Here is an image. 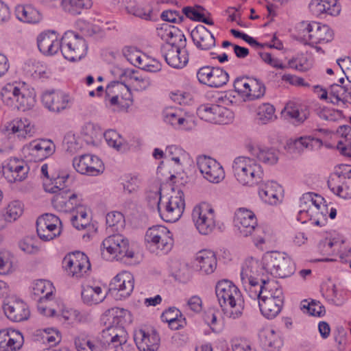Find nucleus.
<instances>
[{"label": "nucleus", "instance_id": "nucleus-1", "mask_svg": "<svg viewBox=\"0 0 351 351\" xmlns=\"http://www.w3.org/2000/svg\"><path fill=\"white\" fill-rule=\"evenodd\" d=\"M232 169L237 180L243 185L252 186L263 181L262 167L253 158L237 157L233 162Z\"/></svg>", "mask_w": 351, "mask_h": 351}, {"label": "nucleus", "instance_id": "nucleus-2", "mask_svg": "<svg viewBox=\"0 0 351 351\" xmlns=\"http://www.w3.org/2000/svg\"><path fill=\"white\" fill-rule=\"evenodd\" d=\"M234 223L240 236H251L256 246L265 243L264 230L257 225L256 216L251 210L243 208L238 209L235 213Z\"/></svg>", "mask_w": 351, "mask_h": 351}, {"label": "nucleus", "instance_id": "nucleus-3", "mask_svg": "<svg viewBox=\"0 0 351 351\" xmlns=\"http://www.w3.org/2000/svg\"><path fill=\"white\" fill-rule=\"evenodd\" d=\"M216 295L219 303L222 308L229 306L231 314L234 318L242 314L244 301L239 289L228 280H223L217 282L215 287Z\"/></svg>", "mask_w": 351, "mask_h": 351}, {"label": "nucleus", "instance_id": "nucleus-4", "mask_svg": "<svg viewBox=\"0 0 351 351\" xmlns=\"http://www.w3.org/2000/svg\"><path fill=\"white\" fill-rule=\"evenodd\" d=\"M263 269L276 278H285L295 273V265L290 257L274 252L264 255Z\"/></svg>", "mask_w": 351, "mask_h": 351}, {"label": "nucleus", "instance_id": "nucleus-5", "mask_svg": "<svg viewBox=\"0 0 351 351\" xmlns=\"http://www.w3.org/2000/svg\"><path fill=\"white\" fill-rule=\"evenodd\" d=\"M101 256L106 260L132 258L134 253L130 250L129 241L122 234H116L106 238L102 242Z\"/></svg>", "mask_w": 351, "mask_h": 351}, {"label": "nucleus", "instance_id": "nucleus-6", "mask_svg": "<svg viewBox=\"0 0 351 351\" xmlns=\"http://www.w3.org/2000/svg\"><path fill=\"white\" fill-rule=\"evenodd\" d=\"M60 49L65 59L70 62H76L86 55L88 46L82 36L69 31L65 32L61 38Z\"/></svg>", "mask_w": 351, "mask_h": 351}, {"label": "nucleus", "instance_id": "nucleus-7", "mask_svg": "<svg viewBox=\"0 0 351 351\" xmlns=\"http://www.w3.org/2000/svg\"><path fill=\"white\" fill-rule=\"evenodd\" d=\"M145 240L147 247L152 252L160 250L168 253L173 247V239L171 232L163 226H154L145 234Z\"/></svg>", "mask_w": 351, "mask_h": 351}, {"label": "nucleus", "instance_id": "nucleus-8", "mask_svg": "<svg viewBox=\"0 0 351 351\" xmlns=\"http://www.w3.org/2000/svg\"><path fill=\"white\" fill-rule=\"evenodd\" d=\"M185 208L184 193L178 190L171 195L168 201L162 205L161 196L157 202V208L160 217L167 222H176L182 216Z\"/></svg>", "mask_w": 351, "mask_h": 351}, {"label": "nucleus", "instance_id": "nucleus-9", "mask_svg": "<svg viewBox=\"0 0 351 351\" xmlns=\"http://www.w3.org/2000/svg\"><path fill=\"white\" fill-rule=\"evenodd\" d=\"M299 31L303 40L310 41L308 45L313 47L314 44L328 43L332 39V32L326 25L311 21H302L299 26ZM305 44H307L306 42Z\"/></svg>", "mask_w": 351, "mask_h": 351}, {"label": "nucleus", "instance_id": "nucleus-10", "mask_svg": "<svg viewBox=\"0 0 351 351\" xmlns=\"http://www.w3.org/2000/svg\"><path fill=\"white\" fill-rule=\"evenodd\" d=\"M283 304L282 291L278 287H270L267 291H265L261 300H258L260 311L267 319L276 317L281 311Z\"/></svg>", "mask_w": 351, "mask_h": 351}, {"label": "nucleus", "instance_id": "nucleus-11", "mask_svg": "<svg viewBox=\"0 0 351 351\" xmlns=\"http://www.w3.org/2000/svg\"><path fill=\"white\" fill-rule=\"evenodd\" d=\"M103 320L108 325L102 331L103 337L104 332H108L110 337H112V335L118 334L119 329L126 331L123 326L127 322H131L130 313L126 309L114 307L105 312Z\"/></svg>", "mask_w": 351, "mask_h": 351}, {"label": "nucleus", "instance_id": "nucleus-12", "mask_svg": "<svg viewBox=\"0 0 351 351\" xmlns=\"http://www.w3.org/2000/svg\"><path fill=\"white\" fill-rule=\"evenodd\" d=\"M192 218L202 234H210L215 227L214 210L208 204H203L195 206L192 212Z\"/></svg>", "mask_w": 351, "mask_h": 351}, {"label": "nucleus", "instance_id": "nucleus-13", "mask_svg": "<svg viewBox=\"0 0 351 351\" xmlns=\"http://www.w3.org/2000/svg\"><path fill=\"white\" fill-rule=\"evenodd\" d=\"M62 263L68 274L76 278H82L90 269L88 256L79 251L67 254Z\"/></svg>", "mask_w": 351, "mask_h": 351}, {"label": "nucleus", "instance_id": "nucleus-14", "mask_svg": "<svg viewBox=\"0 0 351 351\" xmlns=\"http://www.w3.org/2000/svg\"><path fill=\"white\" fill-rule=\"evenodd\" d=\"M73 167L78 173L91 176H98L104 170L102 161L97 156L91 154L75 157Z\"/></svg>", "mask_w": 351, "mask_h": 351}, {"label": "nucleus", "instance_id": "nucleus-15", "mask_svg": "<svg viewBox=\"0 0 351 351\" xmlns=\"http://www.w3.org/2000/svg\"><path fill=\"white\" fill-rule=\"evenodd\" d=\"M197 77L201 84L218 88L226 84L229 75L221 68L206 66L198 70Z\"/></svg>", "mask_w": 351, "mask_h": 351}, {"label": "nucleus", "instance_id": "nucleus-16", "mask_svg": "<svg viewBox=\"0 0 351 351\" xmlns=\"http://www.w3.org/2000/svg\"><path fill=\"white\" fill-rule=\"evenodd\" d=\"M197 165L204 178L213 183H218L224 178V171L216 160L206 156L197 158Z\"/></svg>", "mask_w": 351, "mask_h": 351}, {"label": "nucleus", "instance_id": "nucleus-17", "mask_svg": "<svg viewBox=\"0 0 351 351\" xmlns=\"http://www.w3.org/2000/svg\"><path fill=\"white\" fill-rule=\"evenodd\" d=\"M28 165L18 158H11L5 166L0 167V175L10 183L23 181L29 172Z\"/></svg>", "mask_w": 351, "mask_h": 351}, {"label": "nucleus", "instance_id": "nucleus-18", "mask_svg": "<svg viewBox=\"0 0 351 351\" xmlns=\"http://www.w3.org/2000/svg\"><path fill=\"white\" fill-rule=\"evenodd\" d=\"M56 146L51 140L41 139L31 142L25 148L29 160L39 162L51 156Z\"/></svg>", "mask_w": 351, "mask_h": 351}, {"label": "nucleus", "instance_id": "nucleus-19", "mask_svg": "<svg viewBox=\"0 0 351 351\" xmlns=\"http://www.w3.org/2000/svg\"><path fill=\"white\" fill-rule=\"evenodd\" d=\"M160 50L166 62L173 68H182L189 61L186 48L178 49L169 44H162Z\"/></svg>", "mask_w": 351, "mask_h": 351}, {"label": "nucleus", "instance_id": "nucleus-20", "mask_svg": "<svg viewBox=\"0 0 351 351\" xmlns=\"http://www.w3.org/2000/svg\"><path fill=\"white\" fill-rule=\"evenodd\" d=\"M193 265L200 274H211L215 271L217 266L216 255L211 250H200L196 254Z\"/></svg>", "mask_w": 351, "mask_h": 351}, {"label": "nucleus", "instance_id": "nucleus-21", "mask_svg": "<svg viewBox=\"0 0 351 351\" xmlns=\"http://www.w3.org/2000/svg\"><path fill=\"white\" fill-rule=\"evenodd\" d=\"M134 340L140 351H157L159 347L160 337L155 330L151 333L143 329L135 331Z\"/></svg>", "mask_w": 351, "mask_h": 351}, {"label": "nucleus", "instance_id": "nucleus-22", "mask_svg": "<svg viewBox=\"0 0 351 351\" xmlns=\"http://www.w3.org/2000/svg\"><path fill=\"white\" fill-rule=\"evenodd\" d=\"M134 289V278L128 272L117 274L110 283L109 290L117 291L120 299H125L130 295Z\"/></svg>", "mask_w": 351, "mask_h": 351}, {"label": "nucleus", "instance_id": "nucleus-23", "mask_svg": "<svg viewBox=\"0 0 351 351\" xmlns=\"http://www.w3.org/2000/svg\"><path fill=\"white\" fill-rule=\"evenodd\" d=\"M42 102L50 111L59 112L67 108L69 99V96L62 92L53 90L43 93Z\"/></svg>", "mask_w": 351, "mask_h": 351}, {"label": "nucleus", "instance_id": "nucleus-24", "mask_svg": "<svg viewBox=\"0 0 351 351\" xmlns=\"http://www.w3.org/2000/svg\"><path fill=\"white\" fill-rule=\"evenodd\" d=\"M37 45L39 51L44 55L53 56L60 50L61 40L58 39L55 32H45L38 36Z\"/></svg>", "mask_w": 351, "mask_h": 351}, {"label": "nucleus", "instance_id": "nucleus-25", "mask_svg": "<svg viewBox=\"0 0 351 351\" xmlns=\"http://www.w3.org/2000/svg\"><path fill=\"white\" fill-rule=\"evenodd\" d=\"M3 308L6 317L14 322L27 320L29 317L30 312L27 304L20 300L9 301L4 304Z\"/></svg>", "mask_w": 351, "mask_h": 351}, {"label": "nucleus", "instance_id": "nucleus-26", "mask_svg": "<svg viewBox=\"0 0 351 351\" xmlns=\"http://www.w3.org/2000/svg\"><path fill=\"white\" fill-rule=\"evenodd\" d=\"M191 36L195 45L200 50H210L216 45L214 36L202 25L196 26L191 31Z\"/></svg>", "mask_w": 351, "mask_h": 351}, {"label": "nucleus", "instance_id": "nucleus-27", "mask_svg": "<svg viewBox=\"0 0 351 351\" xmlns=\"http://www.w3.org/2000/svg\"><path fill=\"white\" fill-rule=\"evenodd\" d=\"M282 114L285 117L292 119L295 125H300L308 118L310 110L306 105L289 101L286 104Z\"/></svg>", "mask_w": 351, "mask_h": 351}, {"label": "nucleus", "instance_id": "nucleus-28", "mask_svg": "<svg viewBox=\"0 0 351 351\" xmlns=\"http://www.w3.org/2000/svg\"><path fill=\"white\" fill-rule=\"evenodd\" d=\"M328 186L339 197L343 199H351V178L332 173L328 180Z\"/></svg>", "mask_w": 351, "mask_h": 351}, {"label": "nucleus", "instance_id": "nucleus-29", "mask_svg": "<svg viewBox=\"0 0 351 351\" xmlns=\"http://www.w3.org/2000/svg\"><path fill=\"white\" fill-rule=\"evenodd\" d=\"M308 7L311 13L317 16L324 14L337 16L341 12V6L337 0H312Z\"/></svg>", "mask_w": 351, "mask_h": 351}, {"label": "nucleus", "instance_id": "nucleus-30", "mask_svg": "<svg viewBox=\"0 0 351 351\" xmlns=\"http://www.w3.org/2000/svg\"><path fill=\"white\" fill-rule=\"evenodd\" d=\"M103 333L99 341H94L84 333H81L74 339V343L77 351H108V344L104 343Z\"/></svg>", "mask_w": 351, "mask_h": 351}, {"label": "nucleus", "instance_id": "nucleus-31", "mask_svg": "<svg viewBox=\"0 0 351 351\" xmlns=\"http://www.w3.org/2000/svg\"><path fill=\"white\" fill-rule=\"evenodd\" d=\"M259 184L258 195L261 199L270 205L277 204L280 201V186L273 181H263Z\"/></svg>", "mask_w": 351, "mask_h": 351}, {"label": "nucleus", "instance_id": "nucleus-32", "mask_svg": "<svg viewBox=\"0 0 351 351\" xmlns=\"http://www.w3.org/2000/svg\"><path fill=\"white\" fill-rule=\"evenodd\" d=\"M118 334L110 337L108 333L104 332L103 342L108 344V351L114 349V351H135V348L127 342V332L119 329Z\"/></svg>", "mask_w": 351, "mask_h": 351}, {"label": "nucleus", "instance_id": "nucleus-33", "mask_svg": "<svg viewBox=\"0 0 351 351\" xmlns=\"http://www.w3.org/2000/svg\"><path fill=\"white\" fill-rule=\"evenodd\" d=\"M258 263L255 260L246 261L241 271V282L261 281L262 284L267 285L268 281L260 278L258 272Z\"/></svg>", "mask_w": 351, "mask_h": 351}, {"label": "nucleus", "instance_id": "nucleus-34", "mask_svg": "<svg viewBox=\"0 0 351 351\" xmlns=\"http://www.w3.org/2000/svg\"><path fill=\"white\" fill-rule=\"evenodd\" d=\"M81 295L83 302L88 305L101 302L106 298V294L99 286H82Z\"/></svg>", "mask_w": 351, "mask_h": 351}, {"label": "nucleus", "instance_id": "nucleus-35", "mask_svg": "<svg viewBox=\"0 0 351 351\" xmlns=\"http://www.w3.org/2000/svg\"><path fill=\"white\" fill-rule=\"evenodd\" d=\"M258 339L261 346L266 351H279L280 341L276 339L274 330L263 328L259 331Z\"/></svg>", "mask_w": 351, "mask_h": 351}, {"label": "nucleus", "instance_id": "nucleus-36", "mask_svg": "<svg viewBox=\"0 0 351 351\" xmlns=\"http://www.w3.org/2000/svg\"><path fill=\"white\" fill-rule=\"evenodd\" d=\"M252 154L259 161L265 164L272 165L278 161V152L272 147L260 146L254 147Z\"/></svg>", "mask_w": 351, "mask_h": 351}, {"label": "nucleus", "instance_id": "nucleus-37", "mask_svg": "<svg viewBox=\"0 0 351 351\" xmlns=\"http://www.w3.org/2000/svg\"><path fill=\"white\" fill-rule=\"evenodd\" d=\"M61 225L62 222L59 217L49 213L43 215L36 220V226H38V230L41 234L44 233L47 229L55 232L61 231Z\"/></svg>", "mask_w": 351, "mask_h": 351}, {"label": "nucleus", "instance_id": "nucleus-38", "mask_svg": "<svg viewBox=\"0 0 351 351\" xmlns=\"http://www.w3.org/2000/svg\"><path fill=\"white\" fill-rule=\"evenodd\" d=\"M52 284L47 280H38L34 285L32 298L34 300H49L53 293Z\"/></svg>", "mask_w": 351, "mask_h": 351}, {"label": "nucleus", "instance_id": "nucleus-39", "mask_svg": "<svg viewBox=\"0 0 351 351\" xmlns=\"http://www.w3.org/2000/svg\"><path fill=\"white\" fill-rule=\"evenodd\" d=\"M35 102V94L34 91H29L23 86L20 88L14 108L22 111H25L32 108Z\"/></svg>", "mask_w": 351, "mask_h": 351}, {"label": "nucleus", "instance_id": "nucleus-40", "mask_svg": "<svg viewBox=\"0 0 351 351\" xmlns=\"http://www.w3.org/2000/svg\"><path fill=\"white\" fill-rule=\"evenodd\" d=\"M16 13L17 18L26 23H36L41 19V15L38 10L31 5H19Z\"/></svg>", "mask_w": 351, "mask_h": 351}, {"label": "nucleus", "instance_id": "nucleus-41", "mask_svg": "<svg viewBox=\"0 0 351 351\" xmlns=\"http://www.w3.org/2000/svg\"><path fill=\"white\" fill-rule=\"evenodd\" d=\"M121 99L131 101V92L128 86L119 81L111 82L106 88V100L107 97L120 95Z\"/></svg>", "mask_w": 351, "mask_h": 351}, {"label": "nucleus", "instance_id": "nucleus-42", "mask_svg": "<svg viewBox=\"0 0 351 351\" xmlns=\"http://www.w3.org/2000/svg\"><path fill=\"white\" fill-rule=\"evenodd\" d=\"M241 282L248 296L254 300H261L263 295H265V291H267L269 289L267 285L262 284L261 281Z\"/></svg>", "mask_w": 351, "mask_h": 351}, {"label": "nucleus", "instance_id": "nucleus-43", "mask_svg": "<svg viewBox=\"0 0 351 351\" xmlns=\"http://www.w3.org/2000/svg\"><path fill=\"white\" fill-rule=\"evenodd\" d=\"M69 177L68 175L66 176H62L61 178L58 177L54 179V182L47 183L45 182L43 183V187L46 192L50 193H55V195H58L61 197V199L68 200L69 196V191L64 189V188H61V182H64L65 180Z\"/></svg>", "mask_w": 351, "mask_h": 351}, {"label": "nucleus", "instance_id": "nucleus-44", "mask_svg": "<svg viewBox=\"0 0 351 351\" xmlns=\"http://www.w3.org/2000/svg\"><path fill=\"white\" fill-rule=\"evenodd\" d=\"M162 116L165 123L176 128L184 126V123L187 122L182 115L181 110L178 109L167 108L163 111Z\"/></svg>", "mask_w": 351, "mask_h": 351}, {"label": "nucleus", "instance_id": "nucleus-45", "mask_svg": "<svg viewBox=\"0 0 351 351\" xmlns=\"http://www.w3.org/2000/svg\"><path fill=\"white\" fill-rule=\"evenodd\" d=\"M63 9L72 15L80 14L82 9H88L91 6L90 0H61Z\"/></svg>", "mask_w": 351, "mask_h": 351}, {"label": "nucleus", "instance_id": "nucleus-46", "mask_svg": "<svg viewBox=\"0 0 351 351\" xmlns=\"http://www.w3.org/2000/svg\"><path fill=\"white\" fill-rule=\"evenodd\" d=\"M330 95L336 99V102L342 101L343 104H351V83L342 86L334 84L330 86Z\"/></svg>", "mask_w": 351, "mask_h": 351}, {"label": "nucleus", "instance_id": "nucleus-47", "mask_svg": "<svg viewBox=\"0 0 351 351\" xmlns=\"http://www.w3.org/2000/svg\"><path fill=\"white\" fill-rule=\"evenodd\" d=\"M313 196H315L316 197H320L316 194H314L313 193H307L306 194H304L302 197L300 198V202L302 204H308V209L306 210L305 208H303L302 209L300 210L299 213L300 215H302L304 213L308 214L310 212L312 213H316V214H322V215H326V214H324V210H321L319 212V210L321 209L320 205L317 202L316 199H313Z\"/></svg>", "mask_w": 351, "mask_h": 351}, {"label": "nucleus", "instance_id": "nucleus-48", "mask_svg": "<svg viewBox=\"0 0 351 351\" xmlns=\"http://www.w3.org/2000/svg\"><path fill=\"white\" fill-rule=\"evenodd\" d=\"M220 110V105L217 104H204L201 105L197 110L198 117L207 122L216 123V119L218 112Z\"/></svg>", "mask_w": 351, "mask_h": 351}, {"label": "nucleus", "instance_id": "nucleus-49", "mask_svg": "<svg viewBox=\"0 0 351 351\" xmlns=\"http://www.w3.org/2000/svg\"><path fill=\"white\" fill-rule=\"evenodd\" d=\"M293 145L299 152H302L304 148L313 149L315 147H321L322 141L319 138L304 136L295 139L293 142Z\"/></svg>", "mask_w": 351, "mask_h": 351}, {"label": "nucleus", "instance_id": "nucleus-50", "mask_svg": "<svg viewBox=\"0 0 351 351\" xmlns=\"http://www.w3.org/2000/svg\"><path fill=\"white\" fill-rule=\"evenodd\" d=\"M20 88L13 84H8L1 92V99L7 106L14 107L16 104Z\"/></svg>", "mask_w": 351, "mask_h": 351}, {"label": "nucleus", "instance_id": "nucleus-51", "mask_svg": "<svg viewBox=\"0 0 351 351\" xmlns=\"http://www.w3.org/2000/svg\"><path fill=\"white\" fill-rule=\"evenodd\" d=\"M6 351L20 350L24 343L23 336L19 330L9 329L8 333Z\"/></svg>", "mask_w": 351, "mask_h": 351}, {"label": "nucleus", "instance_id": "nucleus-52", "mask_svg": "<svg viewBox=\"0 0 351 351\" xmlns=\"http://www.w3.org/2000/svg\"><path fill=\"white\" fill-rule=\"evenodd\" d=\"M104 138L110 147L115 148L117 151L125 149V145L121 136L114 130H108L104 134Z\"/></svg>", "mask_w": 351, "mask_h": 351}, {"label": "nucleus", "instance_id": "nucleus-53", "mask_svg": "<svg viewBox=\"0 0 351 351\" xmlns=\"http://www.w3.org/2000/svg\"><path fill=\"white\" fill-rule=\"evenodd\" d=\"M106 224L112 228V231L118 232L122 230L125 225V219L120 212H110L106 215Z\"/></svg>", "mask_w": 351, "mask_h": 351}, {"label": "nucleus", "instance_id": "nucleus-54", "mask_svg": "<svg viewBox=\"0 0 351 351\" xmlns=\"http://www.w3.org/2000/svg\"><path fill=\"white\" fill-rule=\"evenodd\" d=\"M23 206L19 201L10 202L3 212L8 222L16 221L23 213Z\"/></svg>", "mask_w": 351, "mask_h": 351}, {"label": "nucleus", "instance_id": "nucleus-55", "mask_svg": "<svg viewBox=\"0 0 351 351\" xmlns=\"http://www.w3.org/2000/svg\"><path fill=\"white\" fill-rule=\"evenodd\" d=\"M5 131L8 132V135H16L18 138H25L27 134V130L24 122L20 120H14L9 123L5 128Z\"/></svg>", "mask_w": 351, "mask_h": 351}, {"label": "nucleus", "instance_id": "nucleus-56", "mask_svg": "<svg viewBox=\"0 0 351 351\" xmlns=\"http://www.w3.org/2000/svg\"><path fill=\"white\" fill-rule=\"evenodd\" d=\"M289 67L300 71H306L311 67L312 64L308 57L304 54H298L288 62Z\"/></svg>", "mask_w": 351, "mask_h": 351}, {"label": "nucleus", "instance_id": "nucleus-57", "mask_svg": "<svg viewBox=\"0 0 351 351\" xmlns=\"http://www.w3.org/2000/svg\"><path fill=\"white\" fill-rule=\"evenodd\" d=\"M274 112L275 109L272 105L264 104L258 108L257 119L261 124H267L275 117Z\"/></svg>", "mask_w": 351, "mask_h": 351}, {"label": "nucleus", "instance_id": "nucleus-58", "mask_svg": "<svg viewBox=\"0 0 351 351\" xmlns=\"http://www.w3.org/2000/svg\"><path fill=\"white\" fill-rule=\"evenodd\" d=\"M164 44H169L174 47H178V49L186 48V39L183 32L175 27L174 29H173L172 36L169 39V42Z\"/></svg>", "mask_w": 351, "mask_h": 351}, {"label": "nucleus", "instance_id": "nucleus-59", "mask_svg": "<svg viewBox=\"0 0 351 351\" xmlns=\"http://www.w3.org/2000/svg\"><path fill=\"white\" fill-rule=\"evenodd\" d=\"M250 91L248 94V99L254 100L263 97L265 92V87L256 79H251L250 83Z\"/></svg>", "mask_w": 351, "mask_h": 351}, {"label": "nucleus", "instance_id": "nucleus-60", "mask_svg": "<svg viewBox=\"0 0 351 351\" xmlns=\"http://www.w3.org/2000/svg\"><path fill=\"white\" fill-rule=\"evenodd\" d=\"M303 302L302 308H306L309 315L318 317L325 315V307L319 302L313 300L310 303H307L306 301Z\"/></svg>", "mask_w": 351, "mask_h": 351}, {"label": "nucleus", "instance_id": "nucleus-61", "mask_svg": "<svg viewBox=\"0 0 351 351\" xmlns=\"http://www.w3.org/2000/svg\"><path fill=\"white\" fill-rule=\"evenodd\" d=\"M100 132L99 127L91 122L86 123L82 129V134L88 138L86 141L91 143H94Z\"/></svg>", "mask_w": 351, "mask_h": 351}, {"label": "nucleus", "instance_id": "nucleus-62", "mask_svg": "<svg viewBox=\"0 0 351 351\" xmlns=\"http://www.w3.org/2000/svg\"><path fill=\"white\" fill-rule=\"evenodd\" d=\"M250 78L245 77L237 78L234 82V88L235 91H237L238 93L245 95L248 98V94L250 91Z\"/></svg>", "mask_w": 351, "mask_h": 351}, {"label": "nucleus", "instance_id": "nucleus-63", "mask_svg": "<svg viewBox=\"0 0 351 351\" xmlns=\"http://www.w3.org/2000/svg\"><path fill=\"white\" fill-rule=\"evenodd\" d=\"M218 112L215 124H228L234 119V113L230 109L220 106V110Z\"/></svg>", "mask_w": 351, "mask_h": 351}, {"label": "nucleus", "instance_id": "nucleus-64", "mask_svg": "<svg viewBox=\"0 0 351 351\" xmlns=\"http://www.w3.org/2000/svg\"><path fill=\"white\" fill-rule=\"evenodd\" d=\"M204 10V8L201 5H196L195 7L186 6L183 8L182 13L186 17L195 21H199L201 20L203 14L201 11Z\"/></svg>", "mask_w": 351, "mask_h": 351}]
</instances>
